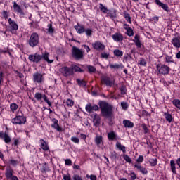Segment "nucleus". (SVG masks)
I'll return each instance as SVG.
<instances>
[{"label":"nucleus","mask_w":180,"mask_h":180,"mask_svg":"<svg viewBox=\"0 0 180 180\" xmlns=\"http://www.w3.org/2000/svg\"><path fill=\"white\" fill-rule=\"evenodd\" d=\"M13 124H25L27 122V118L24 115H17L15 117L11 120Z\"/></svg>","instance_id":"0eeeda50"},{"label":"nucleus","mask_w":180,"mask_h":180,"mask_svg":"<svg viewBox=\"0 0 180 180\" xmlns=\"http://www.w3.org/2000/svg\"><path fill=\"white\" fill-rule=\"evenodd\" d=\"M71 141H72V143H75V144H79V139H78L77 137L72 136L71 138Z\"/></svg>","instance_id":"6e6d98bb"},{"label":"nucleus","mask_w":180,"mask_h":180,"mask_svg":"<svg viewBox=\"0 0 180 180\" xmlns=\"http://www.w3.org/2000/svg\"><path fill=\"white\" fill-rule=\"evenodd\" d=\"M34 98L37 99V101H41L43 94L41 93L37 92L35 93Z\"/></svg>","instance_id":"3c124183"},{"label":"nucleus","mask_w":180,"mask_h":180,"mask_svg":"<svg viewBox=\"0 0 180 180\" xmlns=\"http://www.w3.org/2000/svg\"><path fill=\"white\" fill-rule=\"evenodd\" d=\"M120 91L121 92V95H126V92H127V90L126 89V86H122L120 88Z\"/></svg>","instance_id":"864d4df0"},{"label":"nucleus","mask_w":180,"mask_h":180,"mask_svg":"<svg viewBox=\"0 0 180 180\" xmlns=\"http://www.w3.org/2000/svg\"><path fill=\"white\" fill-rule=\"evenodd\" d=\"M143 161H144V156L139 155V157L136 160V162H138V164H141V162H143Z\"/></svg>","instance_id":"052dcab7"},{"label":"nucleus","mask_w":180,"mask_h":180,"mask_svg":"<svg viewBox=\"0 0 180 180\" xmlns=\"http://www.w3.org/2000/svg\"><path fill=\"white\" fill-rule=\"evenodd\" d=\"M176 165H178L179 168H180V157L176 160V163H175L174 160H170V168H171V171L173 174H176Z\"/></svg>","instance_id":"f8f14e48"},{"label":"nucleus","mask_w":180,"mask_h":180,"mask_svg":"<svg viewBox=\"0 0 180 180\" xmlns=\"http://www.w3.org/2000/svg\"><path fill=\"white\" fill-rule=\"evenodd\" d=\"M70 68L72 71H73V72L74 71L75 72H84V70L81 69L79 66L77 65H74V64L71 65Z\"/></svg>","instance_id":"2f4dec72"},{"label":"nucleus","mask_w":180,"mask_h":180,"mask_svg":"<svg viewBox=\"0 0 180 180\" xmlns=\"http://www.w3.org/2000/svg\"><path fill=\"white\" fill-rule=\"evenodd\" d=\"M125 26H128L124 27L125 30H127V36H129V37H131V36H134V32L133 31V29H131V27H129V25H125Z\"/></svg>","instance_id":"72a5a7b5"},{"label":"nucleus","mask_w":180,"mask_h":180,"mask_svg":"<svg viewBox=\"0 0 180 180\" xmlns=\"http://www.w3.org/2000/svg\"><path fill=\"white\" fill-rule=\"evenodd\" d=\"M86 178H89L91 180H97L98 179L96 176L94 175V174H91V175L87 174Z\"/></svg>","instance_id":"e2e57ef3"},{"label":"nucleus","mask_w":180,"mask_h":180,"mask_svg":"<svg viewBox=\"0 0 180 180\" xmlns=\"http://www.w3.org/2000/svg\"><path fill=\"white\" fill-rule=\"evenodd\" d=\"M88 72L89 74H95L96 72V68L91 65H87Z\"/></svg>","instance_id":"58836bf2"},{"label":"nucleus","mask_w":180,"mask_h":180,"mask_svg":"<svg viewBox=\"0 0 180 180\" xmlns=\"http://www.w3.org/2000/svg\"><path fill=\"white\" fill-rule=\"evenodd\" d=\"M102 116L108 119L109 126L113 124V105L106 103L105 101H100L98 103Z\"/></svg>","instance_id":"f257e3e1"},{"label":"nucleus","mask_w":180,"mask_h":180,"mask_svg":"<svg viewBox=\"0 0 180 180\" xmlns=\"http://www.w3.org/2000/svg\"><path fill=\"white\" fill-rule=\"evenodd\" d=\"M77 82L79 86H82L83 88H85L86 86V82L85 80H81L79 79H77Z\"/></svg>","instance_id":"79ce46f5"},{"label":"nucleus","mask_w":180,"mask_h":180,"mask_svg":"<svg viewBox=\"0 0 180 180\" xmlns=\"http://www.w3.org/2000/svg\"><path fill=\"white\" fill-rule=\"evenodd\" d=\"M112 40L117 43H122V41L124 39L123 34L120 32H115L114 34H112Z\"/></svg>","instance_id":"aec40b11"},{"label":"nucleus","mask_w":180,"mask_h":180,"mask_svg":"<svg viewBox=\"0 0 180 180\" xmlns=\"http://www.w3.org/2000/svg\"><path fill=\"white\" fill-rule=\"evenodd\" d=\"M108 139L109 141H117L119 137H117V134L113 131H110L107 135Z\"/></svg>","instance_id":"4be33fe9"},{"label":"nucleus","mask_w":180,"mask_h":180,"mask_svg":"<svg viewBox=\"0 0 180 180\" xmlns=\"http://www.w3.org/2000/svg\"><path fill=\"white\" fill-rule=\"evenodd\" d=\"M63 180H71V176H70V174H63Z\"/></svg>","instance_id":"69168bd1"},{"label":"nucleus","mask_w":180,"mask_h":180,"mask_svg":"<svg viewBox=\"0 0 180 180\" xmlns=\"http://www.w3.org/2000/svg\"><path fill=\"white\" fill-rule=\"evenodd\" d=\"M85 109L86 112H87L88 113H92L94 110V112H97V110H99V106H98V105L96 104H94L92 105V104L89 103L86 105Z\"/></svg>","instance_id":"dca6fc26"},{"label":"nucleus","mask_w":180,"mask_h":180,"mask_svg":"<svg viewBox=\"0 0 180 180\" xmlns=\"http://www.w3.org/2000/svg\"><path fill=\"white\" fill-rule=\"evenodd\" d=\"M47 27L48 28L46 30H47L48 34L53 36V34H54V32H56V30L53 27V22L51 21V22L48 24Z\"/></svg>","instance_id":"c756f323"},{"label":"nucleus","mask_w":180,"mask_h":180,"mask_svg":"<svg viewBox=\"0 0 180 180\" xmlns=\"http://www.w3.org/2000/svg\"><path fill=\"white\" fill-rule=\"evenodd\" d=\"M49 56H50V53H49V52H46V51L44 53H42L41 55V60H44V61L48 63V64H51V63H54V60H50L49 58Z\"/></svg>","instance_id":"b1692460"},{"label":"nucleus","mask_w":180,"mask_h":180,"mask_svg":"<svg viewBox=\"0 0 180 180\" xmlns=\"http://www.w3.org/2000/svg\"><path fill=\"white\" fill-rule=\"evenodd\" d=\"M72 179L73 180H82V177L79 176V174H74L72 176Z\"/></svg>","instance_id":"680f3d73"},{"label":"nucleus","mask_w":180,"mask_h":180,"mask_svg":"<svg viewBox=\"0 0 180 180\" xmlns=\"http://www.w3.org/2000/svg\"><path fill=\"white\" fill-rule=\"evenodd\" d=\"M142 129L144 131V134H147V133H148V128L147 127V125L142 124Z\"/></svg>","instance_id":"0e129e2a"},{"label":"nucleus","mask_w":180,"mask_h":180,"mask_svg":"<svg viewBox=\"0 0 180 180\" xmlns=\"http://www.w3.org/2000/svg\"><path fill=\"white\" fill-rule=\"evenodd\" d=\"M150 167H155L158 164V160L157 158H151L149 160Z\"/></svg>","instance_id":"ea45409f"},{"label":"nucleus","mask_w":180,"mask_h":180,"mask_svg":"<svg viewBox=\"0 0 180 180\" xmlns=\"http://www.w3.org/2000/svg\"><path fill=\"white\" fill-rule=\"evenodd\" d=\"M65 165H72V162L71 161V159H66L65 160Z\"/></svg>","instance_id":"338daca9"},{"label":"nucleus","mask_w":180,"mask_h":180,"mask_svg":"<svg viewBox=\"0 0 180 180\" xmlns=\"http://www.w3.org/2000/svg\"><path fill=\"white\" fill-rule=\"evenodd\" d=\"M117 13V10L112 8L111 10H108L107 15L110 17V19H116Z\"/></svg>","instance_id":"a878e982"},{"label":"nucleus","mask_w":180,"mask_h":180,"mask_svg":"<svg viewBox=\"0 0 180 180\" xmlns=\"http://www.w3.org/2000/svg\"><path fill=\"white\" fill-rule=\"evenodd\" d=\"M8 164H10V165H12L13 167H16L19 165V162L13 159H10L8 160Z\"/></svg>","instance_id":"a18cd8bd"},{"label":"nucleus","mask_w":180,"mask_h":180,"mask_svg":"<svg viewBox=\"0 0 180 180\" xmlns=\"http://www.w3.org/2000/svg\"><path fill=\"white\" fill-rule=\"evenodd\" d=\"M95 143H96V146H100L101 143H102V136H96Z\"/></svg>","instance_id":"8fccbe9b"},{"label":"nucleus","mask_w":180,"mask_h":180,"mask_svg":"<svg viewBox=\"0 0 180 180\" xmlns=\"http://www.w3.org/2000/svg\"><path fill=\"white\" fill-rule=\"evenodd\" d=\"M109 53H106L105 52L101 53V58H105V60H108L109 58Z\"/></svg>","instance_id":"bf43d9fd"},{"label":"nucleus","mask_w":180,"mask_h":180,"mask_svg":"<svg viewBox=\"0 0 180 180\" xmlns=\"http://www.w3.org/2000/svg\"><path fill=\"white\" fill-rule=\"evenodd\" d=\"M1 15H2L3 19H5V20H6V19H8V18L9 16V12L4 10L1 12Z\"/></svg>","instance_id":"49530a36"},{"label":"nucleus","mask_w":180,"mask_h":180,"mask_svg":"<svg viewBox=\"0 0 180 180\" xmlns=\"http://www.w3.org/2000/svg\"><path fill=\"white\" fill-rule=\"evenodd\" d=\"M124 17L126 19L127 22H128V23L131 24V17H130V14H129V13L124 12Z\"/></svg>","instance_id":"c03bdc74"},{"label":"nucleus","mask_w":180,"mask_h":180,"mask_svg":"<svg viewBox=\"0 0 180 180\" xmlns=\"http://www.w3.org/2000/svg\"><path fill=\"white\" fill-rule=\"evenodd\" d=\"M156 70L158 71V75H168L169 71H171V68L165 64L158 63L156 65Z\"/></svg>","instance_id":"f03ea898"},{"label":"nucleus","mask_w":180,"mask_h":180,"mask_svg":"<svg viewBox=\"0 0 180 180\" xmlns=\"http://www.w3.org/2000/svg\"><path fill=\"white\" fill-rule=\"evenodd\" d=\"M74 29H75L76 32L79 34H82L83 33H85V25L77 23V25L74 26Z\"/></svg>","instance_id":"5701e85b"},{"label":"nucleus","mask_w":180,"mask_h":180,"mask_svg":"<svg viewBox=\"0 0 180 180\" xmlns=\"http://www.w3.org/2000/svg\"><path fill=\"white\" fill-rule=\"evenodd\" d=\"M115 80L113 78H110L109 76H103L101 77V84L105 85V86H109L112 88L115 85Z\"/></svg>","instance_id":"423d86ee"},{"label":"nucleus","mask_w":180,"mask_h":180,"mask_svg":"<svg viewBox=\"0 0 180 180\" xmlns=\"http://www.w3.org/2000/svg\"><path fill=\"white\" fill-rule=\"evenodd\" d=\"M155 4H156L158 6L162 8V9H163V11H165V12H171V10L169 9V6H168V4L161 2V1L160 0H155Z\"/></svg>","instance_id":"6ab92c4d"},{"label":"nucleus","mask_w":180,"mask_h":180,"mask_svg":"<svg viewBox=\"0 0 180 180\" xmlns=\"http://www.w3.org/2000/svg\"><path fill=\"white\" fill-rule=\"evenodd\" d=\"M171 43L176 49H180V37L173 38Z\"/></svg>","instance_id":"393cba45"},{"label":"nucleus","mask_w":180,"mask_h":180,"mask_svg":"<svg viewBox=\"0 0 180 180\" xmlns=\"http://www.w3.org/2000/svg\"><path fill=\"white\" fill-rule=\"evenodd\" d=\"M99 9L101 12H102L103 13H108V12L109 11V9H108V7L103 6L102 3L99 4Z\"/></svg>","instance_id":"e433bc0d"},{"label":"nucleus","mask_w":180,"mask_h":180,"mask_svg":"<svg viewBox=\"0 0 180 180\" xmlns=\"http://www.w3.org/2000/svg\"><path fill=\"white\" fill-rule=\"evenodd\" d=\"M60 74L63 75V77H71L74 74L72 69L71 67L63 66L59 70Z\"/></svg>","instance_id":"9d476101"},{"label":"nucleus","mask_w":180,"mask_h":180,"mask_svg":"<svg viewBox=\"0 0 180 180\" xmlns=\"http://www.w3.org/2000/svg\"><path fill=\"white\" fill-rule=\"evenodd\" d=\"M94 117V125L96 126V127H98L99 124H101V117L98 116V114L95 113L93 115Z\"/></svg>","instance_id":"c85d7f7f"},{"label":"nucleus","mask_w":180,"mask_h":180,"mask_svg":"<svg viewBox=\"0 0 180 180\" xmlns=\"http://www.w3.org/2000/svg\"><path fill=\"white\" fill-rule=\"evenodd\" d=\"M122 124L124 127H127L128 129H133L134 127V123L129 120H124Z\"/></svg>","instance_id":"bb28decb"},{"label":"nucleus","mask_w":180,"mask_h":180,"mask_svg":"<svg viewBox=\"0 0 180 180\" xmlns=\"http://www.w3.org/2000/svg\"><path fill=\"white\" fill-rule=\"evenodd\" d=\"M123 64H110V68H111V70H119V68H123Z\"/></svg>","instance_id":"c9c22d12"},{"label":"nucleus","mask_w":180,"mask_h":180,"mask_svg":"<svg viewBox=\"0 0 180 180\" xmlns=\"http://www.w3.org/2000/svg\"><path fill=\"white\" fill-rule=\"evenodd\" d=\"M165 61L167 63V64H172L175 63L174 60V58L172 56H168L167 54H165Z\"/></svg>","instance_id":"473e14b6"},{"label":"nucleus","mask_w":180,"mask_h":180,"mask_svg":"<svg viewBox=\"0 0 180 180\" xmlns=\"http://www.w3.org/2000/svg\"><path fill=\"white\" fill-rule=\"evenodd\" d=\"M123 158L126 160L127 162H129V164L131 163V158H129L128 155H124Z\"/></svg>","instance_id":"4d7b16f0"},{"label":"nucleus","mask_w":180,"mask_h":180,"mask_svg":"<svg viewBox=\"0 0 180 180\" xmlns=\"http://www.w3.org/2000/svg\"><path fill=\"white\" fill-rule=\"evenodd\" d=\"M134 168H136V169L142 174V175H147L148 174V170H147V168L144 167V166H142L141 164L135 163L134 164Z\"/></svg>","instance_id":"f3484780"},{"label":"nucleus","mask_w":180,"mask_h":180,"mask_svg":"<svg viewBox=\"0 0 180 180\" xmlns=\"http://www.w3.org/2000/svg\"><path fill=\"white\" fill-rule=\"evenodd\" d=\"M0 139L6 143V144H9L12 141V138L9 136L8 133L4 132V131H0Z\"/></svg>","instance_id":"ddd939ff"},{"label":"nucleus","mask_w":180,"mask_h":180,"mask_svg":"<svg viewBox=\"0 0 180 180\" xmlns=\"http://www.w3.org/2000/svg\"><path fill=\"white\" fill-rule=\"evenodd\" d=\"M172 104L174 105V106H175L176 108H177V109H179L180 110V100L178 98H175L172 101Z\"/></svg>","instance_id":"a19ab883"},{"label":"nucleus","mask_w":180,"mask_h":180,"mask_svg":"<svg viewBox=\"0 0 180 180\" xmlns=\"http://www.w3.org/2000/svg\"><path fill=\"white\" fill-rule=\"evenodd\" d=\"M4 175L7 180H19V178L15 176V171H13V169L11 166H8L6 168Z\"/></svg>","instance_id":"7ed1b4c3"},{"label":"nucleus","mask_w":180,"mask_h":180,"mask_svg":"<svg viewBox=\"0 0 180 180\" xmlns=\"http://www.w3.org/2000/svg\"><path fill=\"white\" fill-rule=\"evenodd\" d=\"M28 60L30 63H34L35 64H40L41 63V55L38 53L30 54L28 56Z\"/></svg>","instance_id":"1a4fd4ad"},{"label":"nucleus","mask_w":180,"mask_h":180,"mask_svg":"<svg viewBox=\"0 0 180 180\" xmlns=\"http://www.w3.org/2000/svg\"><path fill=\"white\" fill-rule=\"evenodd\" d=\"M8 22L10 26V32L12 34H16L18 33V30H19V26L18 23L13 20L11 18L8 19Z\"/></svg>","instance_id":"6e6552de"},{"label":"nucleus","mask_w":180,"mask_h":180,"mask_svg":"<svg viewBox=\"0 0 180 180\" xmlns=\"http://www.w3.org/2000/svg\"><path fill=\"white\" fill-rule=\"evenodd\" d=\"M92 47L94 50H96L97 51H103V50L105 49V44L99 41L93 43Z\"/></svg>","instance_id":"2eb2a0df"},{"label":"nucleus","mask_w":180,"mask_h":180,"mask_svg":"<svg viewBox=\"0 0 180 180\" xmlns=\"http://www.w3.org/2000/svg\"><path fill=\"white\" fill-rule=\"evenodd\" d=\"M134 42L135 44V46H136V47L138 49H141V41L140 40V35L139 34H136L134 36Z\"/></svg>","instance_id":"cd10ccee"},{"label":"nucleus","mask_w":180,"mask_h":180,"mask_svg":"<svg viewBox=\"0 0 180 180\" xmlns=\"http://www.w3.org/2000/svg\"><path fill=\"white\" fill-rule=\"evenodd\" d=\"M163 116L165 117L168 123H172V122H174V117L172 114H169V112H164Z\"/></svg>","instance_id":"7c9ffc66"},{"label":"nucleus","mask_w":180,"mask_h":180,"mask_svg":"<svg viewBox=\"0 0 180 180\" xmlns=\"http://www.w3.org/2000/svg\"><path fill=\"white\" fill-rule=\"evenodd\" d=\"M32 77V80L34 84H42V82H44V77L40 72L34 73Z\"/></svg>","instance_id":"9b49d317"},{"label":"nucleus","mask_w":180,"mask_h":180,"mask_svg":"<svg viewBox=\"0 0 180 180\" xmlns=\"http://www.w3.org/2000/svg\"><path fill=\"white\" fill-rule=\"evenodd\" d=\"M66 105L68 106V108H72L74 106V101L71 98H68L66 101Z\"/></svg>","instance_id":"de8ad7c7"},{"label":"nucleus","mask_w":180,"mask_h":180,"mask_svg":"<svg viewBox=\"0 0 180 180\" xmlns=\"http://www.w3.org/2000/svg\"><path fill=\"white\" fill-rule=\"evenodd\" d=\"M13 8L15 13H19L20 18H23L25 16V11L22 9V7L19 4H16V1L13 2Z\"/></svg>","instance_id":"4468645a"},{"label":"nucleus","mask_w":180,"mask_h":180,"mask_svg":"<svg viewBox=\"0 0 180 180\" xmlns=\"http://www.w3.org/2000/svg\"><path fill=\"white\" fill-rule=\"evenodd\" d=\"M51 122H53V124H51V127L61 133V131H63V128H61V127L58 124V120L56 118H52Z\"/></svg>","instance_id":"a211bd4d"},{"label":"nucleus","mask_w":180,"mask_h":180,"mask_svg":"<svg viewBox=\"0 0 180 180\" xmlns=\"http://www.w3.org/2000/svg\"><path fill=\"white\" fill-rule=\"evenodd\" d=\"M10 109L13 113H15L18 110V104L13 103L10 105Z\"/></svg>","instance_id":"37998d69"},{"label":"nucleus","mask_w":180,"mask_h":180,"mask_svg":"<svg viewBox=\"0 0 180 180\" xmlns=\"http://www.w3.org/2000/svg\"><path fill=\"white\" fill-rule=\"evenodd\" d=\"M72 56L75 60H81L84 58V53L82 52V51H81V49H79L77 46H72Z\"/></svg>","instance_id":"39448f33"},{"label":"nucleus","mask_w":180,"mask_h":180,"mask_svg":"<svg viewBox=\"0 0 180 180\" xmlns=\"http://www.w3.org/2000/svg\"><path fill=\"white\" fill-rule=\"evenodd\" d=\"M139 65H143V66L146 67V65H147V60H146V59L141 58L139 61Z\"/></svg>","instance_id":"5fc2aeb1"},{"label":"nucleus","mask_w":180,"mask_h":180,"mask_svg":"<svg viewBox=\"0 0 180 180\" xmlns=\"http://www.w3.org/2000/svg\"><path fill=\"white\" fill-rule=\"evenodd\" d=\"M158 20H160V18L158 16H155L150 20V22H153V23H158Z\"/></svg>","instance_id":"13d9d810"},{"label":"nucleus","mask_w":180,"mask_h":180,"mask_svg":"<svg viewBox=\"0 0 180 180\" xmlns=\"http://www.w3.org/2000/svg\"><path fill=\"white\" fill-rule=\"evenodd\" d=\"M84 32L86 33V35L89 37H91V36H92V30H91V28L85 29Z\"/></svg>","instance_id":"603ef678"},{"label":"nucleus","mask_w":180,"mask_h":180,"mask_svg":"<svg viewBox=\"0 0 180 180\" xmlns=\"http://www.w3.org/2000/svg\"><path fill=\"white\" fill-rule=\"evenodd\" d=\"M115 146L118 150H120V151H122V153H126V146L122 145L120 142H117Z\"/></svg>","instance_id":"f704fd0d"},{"label":"nucleus","mask_w":180,"mask_h":180,"mask_svg":"<svg viewBox=\"0 0 180 180\" xmlns=\"http://www.w3.org/2000/svg\"><path fill=\"white\" fill-rule=\"evenodd\" d=\"M113 54L115 57H123V51L120 49H115Z\"/></svg>","instance_id":"4c0bfd02"},{"label":"nucleus","mask_w":180,"mask_h":180,"mask_svg":"<svg viewBox=\"0 0 180 180\" xmlns=\"http://www.w3.org/2000/svg\"><path fill=\"white\" fill-rule=\"evenodd\" d=\"M40 147L44 151H50V147H49V143L46 142L44 139H41L39 140Z\"/></svg>","instance_id":"412c9836"},{"label":"nucleus","mask_w":180,"mask_h":180,"mask_svg":"<svg viewBox=\"0 0 180 180\" xmlns=\"http://www.w3.org/2000/svg\"><path fill=\"white\" fill-rule=\"evenodd\" d=\"M130 176L131 180H135L137 178V175L134 172H131Z\"/></svg>","instance_id":"774afa93"},{"label":"nucleus","mask_w":180,"mask_h":180,"mask_svg":"<svg viewBox=\"0 0 180 180\" xmlns=\"http://www.w3.org/2000/svg\"><path fill=\"white\" fill-rule=\"evenodd\" d=\"M39 34L37 32H33L30 39L27 41V43L30 47H36L39 45Z\"/></svg>","instance_id":"20e7f679"},{"label":"nucleus","mask_w":180,"mask_h":180,"mask_svg":"<svg viewBox=\"0 0 180 180\" xmlns=\"http://www.w3.org/2000/svg\"><path fill=\"white\" fill-rule=\"evenodd\" d=\"M121 107L123 110H127L129 109V105H127V102L126 101L121 102Z\"/></svg>","instance_id":"09e8293b"}]
</instances>
